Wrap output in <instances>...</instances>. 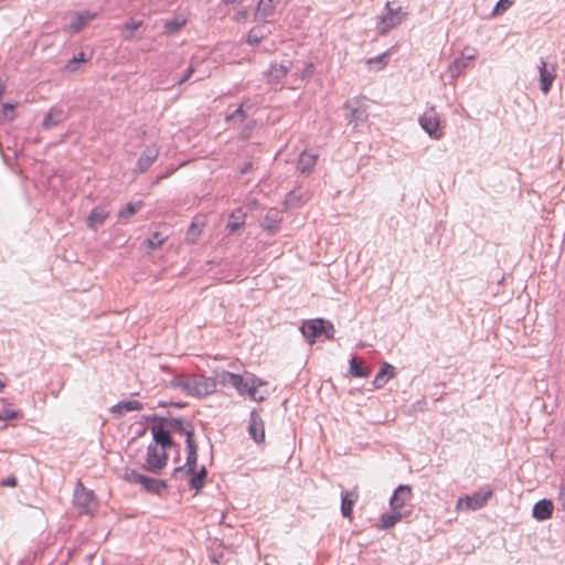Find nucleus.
<instances>
[{
    "instance_id": "47",
    "label": "nucleus",
    "mask_w": 565,
    "mask_h": 565,
    "mask_svg": "<svg viewBox=\"0 0 565 565\" xmlns=\"http://www.w3.org/2000/svg\"><path fill=\"white\" fill-rule=\"evenodd\" d=\"M254 128H255V121H249L248 124H246V126L242 129V131L239 134L241 139L246 140V139L250 138Z\"/></svg>"
},
{
    "instance_id": "51",
    "label": "nucleus",
    "mask_w": 565,
    "mask_h": 565,
    "mask_svg": "<svg viewBox=\"0 0 565 565\" xmlns=\"http://www.w3.org/2000/svg\"><path fill=\"white\" fill-rule=\"evenodd\" d=\"M2 487H15L17 486V478L13 476H10L1 481Z\"/></svg>"
},
{
    "instance_id": "29",
    "label": "nucleus",
    "mask_w": 565,
    "mask_h": 565,
    "mask_svg": "<svg viewBox=\"0 0 565 565\" xmlns=\"http://www.w3.org/2000/svg\"><path fill=\"white\" fill-rule=\"evenodd\" d=\"M476 57L475 54H462L460 57L456 58L454 63L450 65L449 70L454 77L459 76L465 68L468 66L469 62Z\"/></svg>"
},
{
    "instance_id": "6",
    "label": "nucleus",
    "mask_w": 565,
    "mask_h": 565,
    "mask_svg": "<svg viewBox=\"0 0 565 565\" xmlns=\"http://www.w3.org/2000/svg\"><path fill=\"white\" fill-rule=\"evenodd\" d=\"M150 420H160L166 424V426L169 428L170 433L177 431L185 436V440L194 439V427L191 424V422H184L181 418L175 417H162L157 414L150 415L146 417Z\"/></svg>"
},
{
    "instance_id": "3",
    "label": "nucleus",
    "mask_w": 565,
    "mask_h": 565,
    "mask_svg": "<svg viewBox=\"0 0 565 565\" xmlns=\"http://www.w3.org/2000/svg\"><path fill=\"white\" fill-rule=\"evenodd\" d=\"M385 11L386 13L381 17L376 25L380 35H385L392 29L398 26L406 17V13L402 11L401 7L394 9L391 7V2H386Z\"/></svg>"
},
{
    "instance_id": "13",
    "label": "nucleus",
    "mask_w": 565,
    "mask_h": 565,
    "mask_svg": "<svg viewBox=\"0 0 565 565\" xmlns=\"http://www.w3.org/2000/svg\"><path fill=\"white\" fill-rule=\"evenodd\" d=\"M540 72V89L543 94H548L556 78V68L554 65L547 64L543 58L539 64Z\"/></svg>"
},
{
    "instance_id": "4",
    "label": "nucleus",
    "mask_w": 565,
    "mask_h": 565,
    "mask_svg": "<svg viewBox=\"0 0 565 565\" xmlns=\"http://www.w3.org/2000/svg\"><path fill=\"white\" fill-rule=\"evenodd\" d=\"M168 462V450L156 446V444H149L147 447L145 469L152 473L161 471Z\"/></svg>"
},
{
    "instance_id": "42",
    "label": "nucleus",
    "mask_w": 565,
    "mask_h": 565,
    "mask_svg": "<svg viewBox=\"0 0 565 565\" xmlns=\"http://www.w3.org/2000/svg\"><path fill=\"white\" fill-rule=\"evenodd\" d=\"M185 23V20L180 19H173L170 21H167L164 24V29L167 33H174L178 30H180Z\"/></svg>"
},
{
    "instance_id": "7",
    "label": "nucleus",
    "mask_w": 565,
    "mask_h": 565,
    "mask_svg": "<svg viewBox=\"0 0 565 565\" xmlns=\"http://www.w3.org/2000/svg\"><path fill=\"white\" fill-rule=\"evenodd\" d=\"M186 444V460L184 466L174 468L172 476L174 478L182 479L185 476H189V473H193L196 469V462H198V446L194 439H188L185 440Z\"/></svg>"
},
{
    "instance_id": "12",
    "label": "nucleus",
    "mask_w": 565,
    "mask_h": 565,
    "mask_svg": "<svg viewBox=\"0 0 565 565\" xmlns=\"http://www.w3.org/2000/svg\"><path fill=\"white\" fill-rule=\"evenodd\" d=\"M248 435L257 444H262L265 440V424L258 414L257 409H252L248 422Z\"/></svg>"
},
{
    "instance_id": "17",
    "label": "nucleus",
    "mask_w": 565,
    "mask_h": 565,
    "mask_svg": "<svg viewBox=\"0 0 565 565\" xmlns=\"http://www.w3.org/2000/svg\"><path fill=\"white\" fill-rule=\"evenodd\" d=\"M553 510V502L548 499H542L534 504L532 515L537 521H545L552 516Z\"/></svg>"
},
{
    "instance_id": "28",
    "label": "nucleus",
    "mask_w": 565,
    "mask_h": 565,
    "mask_svg": "<svg viewBox=\"0 0 565 565\" xmlns=\"http://www.w3.org/2000/svg\"><path fill=\"white\" fill-rule=\"evenodd\" d=\"M143 404L138 401H122L111 407L114 414L124 415L132 411H141Z\"/></svg>"
},
{
    "instance_id": "57",
    "label": "nucleus",
    "mask_w": 565,
    "mask_h": 565,
    "mask_svg": "<svg viewBox=\"0 0 565 565\" xmlns=\"http://www.w3.org/2000/svg\"><path fill=\"white\" fill-rule=\"evenodd\" d=\"M186 404L185 403H171V406H175L178 408H182L184 407Z\"/></svg>"
},
{
    "instance_id": "21",
    "label": "nucleus",
    "mask_w": 565,
    "mask_h": 565,
    "mask_svg": "<svg viewBox=\"0 0 565 565\" xmlns=\"http://www.w3.org/2000/svg\"><path fill=\"white\" fill-rule=\"evenodd\" d=\"M318 160V154L312 153L310 151H302L298 159L297 169L301 173H310L316 166Z\"/></svg>"
},
{
    "instance_id": "37",
    "label": "nucleus",
    "mask_w": 565,
    "mask_h": 565,
    "mask_svg": "<svg viewBox=\"0 0 565 565\" xmlns=\"http://www.w3.org/2000/svg\"><path fill=\"white\" fill-rule=\"evenodd\" d=\"M87 61L88 58L85 56V53L79 52L77 55H75L67 62V64L65 65V70L68 72H75L78 70V65L81 63H85Z\"/></svg>"
},
{
    "instance_id": "11",
    "label": "nucleus",
    "mask_w": 565,
    "mask_h": 565,
    "mask_svg": "<svg viewBox=\"0 0 565 565\" xmlns=\"http://www.w3.org/2000/svg\"><path fill=\"white\" fill-rule=\"evenodd\" d=\"M94 501V492L84 487V484L78 481L74 489L73 502L75 507H77L81 512L89 513L93 508Z\"/></svg>"
},
{
    "instance_id": "41",
    "label": "nucleus",
    "mask_w": 565,
    "mask_h": 565,
    "mask_svg": "<svg viewBox=\"0 0 565 565\" xmlns=\"http://www.w3.org/2000/svg\"><path fill=\"white\" fill-rule=\"evenodd\" d=\"M236 374L227 371H223L220 374H217L215 381L216 385L221 384L223 386H232L233 380L230 377H235Z\"/></svg>"
},
{
    "instance_id": "38",
    "label": "nucleus",
    "mask_w": 565,
    "mask_h": 565,
    "mask_svg": "<svg viewBox=\"0 0 565 565\" xmlns=\"http://www.w3.org/2000/svg\"><path fill=\"white\" fill-rule=\"evenodd\" d=\"M164 241H166V237H163L161 235V233L154 232V233H152V235L150 237H148L145 241V244L150 249H157V248L161 247V245L164 243Z\"/></svg>"
},
{
    "instance_id": "14",
    "label": "nucleus",
    "mask_w": 565,
    "mask_h": 565,
    "mask_svg": "<svg viewBox=\"0 0 565 565\" xmlns=\"http://www.w3.org/2000/svg\"><path fill=\"white\" fill-rule=\"evenodd\" d=\"M412 499V489L409 486L401 484L394 491L390 504L394 511L404 507L406 501Z\"/></svg>"
},
{
    "instance_id": "24",
    "label": "nucleus",
    "mask_w": 565,
    "mask_h": 565,
    "mask_svg": "<svg viewBox=\"0 0 565 565\" xmlns=\"http://www.w3.org/2000/svg\"><path fill=\"white\" fill-rule=\"evenodd\" d=\"M108 211L105 207L96 206L92 210L87 217V226L92 230H96L99 225H102L108 216Z\"/></svg>"
},
{
    "instance_id": "18",
    "label": "nucleus",
    "mask_w": 565,
    "mask_h": 565,
    "mask_svg": "<svg viewBox=\"0 0 565 565\" xmlns=\"http://www.w3.org/2000/svg\"><path fill=\"white\" fill-rule=\"evenodd\" d=\"M66 119L65 111L60 107H53L50 109V111L45 115L42 126L44 129H52L56 126H58L61 122H63Z\"/></svg>"
},
{
    "instance_id": "9",
    "label": "nucleus",
    "mask_w": 565,
    "mask_h": 565,
    "mask_svg": "<svg viewBox=\"0 0 565 565\" xmlns=\"http://www.w3.org/2000/svg\"><path fill=\"white\" fill-rule=\"evenodd\" d=\"M154 422L156 423L150 428L152 433V441L150 444H156V446L166 450L172 448L175 444L171 437L169 428L163 422Z\"/></svg>"
},
{
    "instance_id": "58",
    "label": "nucleus",
    "mask_w": 565,
    "mask_h": 565,
    "mask_svg": "<svg viewBox=\"0 0 565 565\" xmlns=\"http://www.w3.org/2000/svg\"><path fill=\"white\" fill-rule=\"evenodd\" d=\"M296 196L295 191L289 192L288 194V201H291Z\"/></svg>"
},
{
    "instance_id": "1",
    "label": "nucleus",
    "mask_w": 565,
    "mask_h": 565,
    "mask_svg": "<svg viewBox=\"0 0 565 565\" xmlns=\"http://www.w3.org/2000/svg\"><path fill=\"white\" fill-rule=\"evenodd\" d=\"M301 332L309 343H315L319 340L327 341L332 339L334 327L330 321L319 318L303 322Z\"/></svg>"
},
{
    "instance_id": "60",
    "label": "nucleus",
    "mask_w": 565,
    "mask_h": 565,
    "mask_svg": "<svg viewBox=\"0 0 565 565\" xmlns=\"http://www.w3.org/2000/svg\"><path fill=\"white\" fill-rule=\"evenodd\" d=\"M246 17V12H242L238 14L237 20L244 19Z\"/></svg>"
},
{
    "instance_id": "59",
    "label": "nucleus",
    "mask_w": 565,
    "mask_h": 565,
    "mask_svg": "<svg viewBox=\"0 0 565 565\" xmlns=\"http://www.w3.org/2000/svg\"><path fill=\"white\" fill-rule=\"evenodd\" d=\"M223 2L226 4H234L237 2V0H223Z\"/></svg>"
},
{
    "instance_id": "61",
    "label": "nucleus",
    "mask_w": 565,
    "mask_h": 565,
    "mask_svg": "<svg viewBox=\"0 0 565 565\" xmlns=\"http://www.w3.org/2000/svg\"><path fill=\"white\" fill-rule=\"evenodd\" d=\"M7 108H10L11 110L13 109L12 105H4V109Z\"/></svg>"
},
{
    "instance_id": "2",
    "label": "nucleus",
    "mask_w": 565,
    "mask_h": 565,
    "mask_svg": "<svg viewBox=\"0 0 565 565\" xmlns=\"http://www.w3.org/2000/svg\"><path fill=\"white\" fill-rule=\"evenodd\" d=\"M124 479L129 483L140 484L145 491L152 494H161L168 488L164 480L145 476L135 469H126Z\"/></svg>"
},
{
    "instance_id": "5",
    "label": "nucleus",
    "mask_w": 565,
    "mask_h": 565,
    "mask_svg": "<svg viewBox=\"0 0 565 565\" xmlns=\"http://www.w3.org/2000/svg\"><path fill=\"white\" fill-rule=\"evenodd\" d=\"M190 385V396L198 398L211 395L216 391L215 379L204 375L191 374Z\"/></svg>"
},
{
    "instance_id": "10",
    "label": "nucleus",
    "mask_w": 565,
    "mask_h": 565,
    "mask_svg": "<svg viewBox=\"0 0 565 565\" xmlns=\"http://www.w3.org/2000/svg\"><path fill=\"white\" fill-rule=\"evenodd\" d=\"M420 127L434 139H440L441 134L439 132L440 128V118L436 113L435 107H431L429 110L424 113L419 117Z\"/></svg>"
},
{
    "instance_id": "44",
    "label": "nucleus",
    "mask_w": 565,
    "mask_h": 565,
    "mask_svg": "<svg viewBox=\"0 0 565 565\" xmlns=\"http://www.w3.org/2000/svg\"><path fill=\"white\" fill-rule=\"evenodd\" d=\"M142 25V21H130L126 23L125 31L127 32L125 38L131 39L134 36V32Z\"/></svg>"
},
{
    "instance_id": "48",
    "label": "nucleus",
    "mask_w": 565,
    "mask_h": 565,
    "mask_svg": "<svg viewBox=\"0 0 565 565\" xmlns=\"http://www.w3.org/2000/svg\"><path fill=\"white\" fill-rule=\"evenodd\" d=\"M194 72H195V68H194L192 65H190V66L186 68V71H185L184 75H183V76H182V77L177 82V83H178V85H182V84H184L186 81H189V79L191 78V76L193 75V73H194Z\"/></svg>"
},
{
    "instance_id": "15",
    "label": "nucleus",
    "mask_w": 565,
    "mask_h": 565,
    "mask_svg": "<svg viewBox=\"0 0 565 565\" xmlns=\"http://www.w3.org/2000/svg\"><path fill=\"white\" fill-rule=\"evenodd\" d=\"M353 102H347L344 107L350 110L347 115V118L350 124H353L354 127H358L360 124L364 122L367 119V111L364 107L358 105Z\"/></svg>"
},
{
    "instance_id": "23",
    "label": "nucleus",
    "mask_w": 565,
    "mask_h": 565,
    "mask_svg": "<svg viewBox=\"0 0 565 565\" xmlns=\"http://www.w3.org/2000/svg\"><path fill=\"white\" fill-rule=\"evenodd\" d=\"M349 374L353 377H367L371 374V367L359 360L358 355H352Z\"/></svg>"
},
{
    "instance_id": "52",
    "label": "nucleus",
    "mask_w": 565,
    "mask_h": 565,
    "mask_svg": "<svg viewBox=\"0 0 565 565\" xmlns=\"http://www.w3.org/2000/svg\"><path fill=\"white\" fill-rule=\"evenodd\" d=\"M313 71H315V66L312 63H309L307 64L306 68L303 70L302 72V77L303 78H307V77H310L312 74H313Z\"/></svg>"
},
{
    "instance_id": "50",
    "label": "nucleus",
    "mask_w": 565,
    "mask_h": 565,
    "mask_svg": "<svg viewBox=\"0 0 565 565\" xmlns=\"http://www.w3.org/2000/svg\"><path fill=\"white\" fill-rule=\"evenodd\" d=\"M247 375H248L249 384H253L255 387L258 388L259 386L265 384V382L262 379L257 377L256 375L249 374V373H247Z\"/></svg>"
},
{
    "instance_id": "19",
    "label": "nucleus",
    "mask_w": 565,
    "mask_h": 565,
    "mask_svg": "<svg viewBox=\"0 0 565 565\" xmlns=\"http://www.w3.org/2000/svg\"><path fill=\"white\" fill-rule=\"evenodd\" d=\"M394 375L395 367L390 363L384 362L372 382L373 387L382 388Z\"/></svg>"
},
{
    "instance_id": "45",
    "label": "nucleus",
    "mask_w": 565,
    "mask_h": 565,
    "mask_svg": "<svg viewBox=\"0 0 565 565\" xmlns=\"http://www.w3.org/2000/svg\"><path fill=\"white\" fill-rule=\"evenodd\" d=\"M245 395L255 402H263L265 399V396L257 394V387H255L253 384H248Z\"/></svg>"
},
{
    "instance_id": "25",
    "label": "nucleus",
    "mask_w": 565,
    "mask_h": 565,
    "mask_svg": "<svg viewBox=\"0 0 565 565\" xmlns=\"http://www.w3.org/2000/svg\"><path fill=\"white\" fill-rule=\"evenodd\" d=\"M356 500H358L356 493L349 492V491L341 492V513L344 518H351L353 505Z\"/></svg>"
},
{
    "instance_id": "22",
    "label": "nucleus",
    "mask_w": 565,
    "mask_h": 565,
    "mask_svg": "<svg viewBox=\"0 0 565 565\" xmlns=\"http://www.w3.org/2000/svg\"><path fill=\"white\" fill-rule=\"evenodd\" d=\"M281 212L278 209H269L264 217L263 227L269 233H275L281 222Z\"/></svg>"
},
{
    "instance_id": "33",
    "label": "nucleus",
    "mask_w": 565,
    "mask_h": 565,
    "mask_svg": "<svg viewBox=\"0 0 565 565\" xmlns=\"http://www.w3.org/2000/svg\"><path fill=\"white\" fill-rule=\"evenodd\" d=\"M402 513L396 511L393 513H384L381 518V527H393L402 519Z\"/></svg>"
},
{
    "instance_id": "31",
    "label": "nucleus",
    "mask_w": 565,
    "mask_h": 565,
    "mask_svg": "<svg viewBox=\"0 0 565 565\" xmlns=\"http://www.w3.org/2000/svg\"><path fill=\"white\" fill-rule=\"evenodd\" d=\"M190 379H191V374H179V375H175L170 381L169 384L171 387L180 388L181 391H183L184 393L190 395V386H191Z\"/></svg>"
},
{
    "instance_id": "26",
    "label": "nucleus",
    "mask_w": 565,
    "mask_h": 565,
    "mask_svg": "<svg viewBox=\"0 0 565 565\" xmlns=\"http://www.w3.org/2000/svg\"><path fill=\"white\" fill-rule=\"evenodd\" d=\"M246 214L242 209H237L230 215V220L226 224V230L228 234L235 233L245 224Z\"/></svg>"
},
{
    "instance_id": "49",
    "label": "nucleus",
    "mask_w": 565,
    "mask_h": 565,
    "mask_svg": "<svg viewBox=\"0 0 565 565\" xmlns=\"http://www.w3.org/2000/svg\"><path fill=\"white\" fill-rule=\"evenodd\" d=\"M557 501L562 507V510L565 511V482H563L559 487Z\"/></svg>"
},
{
    "instance_id": "20",
    "label": "nucleus",
    "mask_w": 565,
    "mask_h": 565,
    "mask_svg": "<svg viewBox=\"0 0 565 565\" xmlns=\"http://www.w3.org/2000/svg\"><path fill=\"white\" fill-rule=\"evenodd\" d=\"M275 10L276 3L274 0H259L255 12V20L267 21L270 17L274 15Z\"/></svg>"
},
{
    "instance_id": "36",
    "label": "nucleus",
    "mask_w": 565,
    "mask_h": 565,
    "mask_svg": "<svg viewBox=\"0 0 565 565\" xmlns=\"http://www.w3.org/2000/svg\"><path fill=\"white\" fill-rule=\"evenodd\" d=\"M142 206V202H136V203H128L125 207H122L119 213V218H128L132 215H135Z\"/></svg>"
},
{
    "instance_id": "46",
    "label": "nucleus",
    "mask_w": 565,
    "mask_h": 565,
    "mask_svg": "<svg viewBox=\"0 0 565 565\" xmlns=\"http://www.w3.org/2000/svg\"><path fill=\"white\" fill-rule=\"evenodd\" d=\"M264 39L263 34H258L255 29H252L247 34V43L249 45H258Z\"/></svg>"
},
{
    "instance_id": "54",
    "label": "nucleus",
    "mask_w": 565,
    "mask_h": 565,
    "mask_svg": "<svg viewBox=\"0 0 565 565\" xmlns=\"http://www.w3.org/2000/svg\"><path fill=\"white\" fill-rule=\"evenodd\" d=\"M6 92V85L0 79V98L3 96Z\"/></svg>"
},
{
    "instance_id": "32",
    "label": "nucleus",
    "mask_w": 565,
    "mask_h": 565,
    "mask_svg": "<svg viewBox=\"0 0 565 565\" xmlns=\"http://www.w3.org/2000/svg\"><path fill=\"white\" fill-rule=\"evenodd\" d=\"M244 104H241L237 109H235L232 114L226 115L225 120L228 124L232 125H239L242 124L246 118L247 114L243 108Z\"/></svg>"
},
{
    "instance_id": "56",
    "label": "nucleus",
    "mask_w": 565,
    "mask_h": 565,
    "mask_svg": "<svg viewBox=\"0 0 565 565\" xmlns=\"http://www.w3.org/2000/svg\"><path fill=\"white\" fill-rule=\"evenodd\" d=\"M7 386V381L4 379H0V392Z\"/></svg>"
},
{
    "instance_id": "55",
    "label": "nucleus",
    "mask_w": 565,
    "mask_h": 565,
    "mask_svg": "<svg viewBox=\"0 0 565 565\" xmlns=\"http://www.w3.org/2000/svg\"><path fill=\"white\" fill-rule=\"evenodd\" d=\"M171 403H172V402H163V401H160V402L158 403V406H159V407H167V406H171Z\"/></svg>"
},
{
    "instance_id": "34",
    "label": "nucleus",
    "mask_w": 565,
    "mask_h": 565,
    "mask_svg": "<svg viewBox=\"0 0 565 565\" xmlns=\"http://www.w3.org/2000/svg\"><path fill=\"white\" fill-rule=\"evenodd\" d=\"M233 380L232 387H234L239 395H245L246 388L249 384L248 375L245 376L236 374L235 377H231Z\"/></svg>"
},
{
    "instance_id": "16",
    "label": "nucleus",
    "mask_w": 565,
    "mask_h": 565,
    "mask_svg": "<svg viewBox=\"0 0 565 565\" xmlns=\"http://www.w3.org/2000/svg\"><path fill=\"white\" fill-rule=\"evenodd\" d=\"M159 156V149L156 147L147 148L137 161V171L143 173L150 169Z\"/></svg>"
},
{
    "instance_id": "39",
    "label": "nucleus",
    "mask_w": 565,
    "mask_h": 565,
    "mask_svg": "<svg viewBox=\"0 0 565 565\" xmlns=\"http://www.w3.org/2000/svg\"><path fill=\"white\" fill-rule=\"evenodd\" d=\"M92 19L90 15H84L82 13H77L74 21L71 24V29L75 32L81 31Z\"/></svg>"
},
{
    "instance_id": "40",
    "label": "nucleus",
    "mask_w": 565,
    "mask_h": 565,
    "mask_svg": "<svg viewBox=\"0 0 565 565\" xmlns=\"http://www.w3.org/2000/svg\"><path fill=\"white\" fill-rule=\"evenodd\" d=\"M514 3V0H499L493 8L491 15L497 17L509 10L512 4Z\"/></svg>"
},
{
    "instance_id": "30",
    "label": "nucleus",
    "mask_w": 565,
    "mask_h": 565,
    "mask_svg": "<svg viewBox=\"0 0 565 565\" xmlns=\"http://www.w3.org/2000/svg\"><path fill=\"white\" fill-rule=\"evenodd\" d=\"M189 476H191L189 483L190 488L199 492L204 487L205 479L207 477V470L204 466H202L199 471L194 470V472L189 473Z\"/></svg>"
},
{
    "instance_id": "35",
    "label": "nucleus",
    "mask_w": 565,
    "mask_h": 565,
    "mask_svg": "<svg viewBox=\"0 0 565 565\" xmlns=\"http://www.w3.org/2000/svg\"><path fill=\"white\" fill-rule=\"evenodd\" d=\"M388 60H390V52H384L375 57H371L366 61V64L369 66H373V65H376V70L380 71L382 68H384L387 63H388Z\"/></svg>"
},
{
    "instance_id": "43",
    "label": "nucleus",
    "mask_w": 565,
    "mask_h": 565,
    "mask_svg": "<svg viewBox=\"0 0 565 565\" xmlns=\"http://www.w3.org/2000/svg\"><path fill=\"white\" fill-rule=\"evenodd\" d=\"M19 417H22V413L20 411L4 408L0 412V420H11Z\"/></svg>"
},
{
    "instance_id": "8",
    "label": "nucleus",
    "mask_w": 565,
    "mask_h": 565,
    "mask_svg": "<svg viewBox=\"0 0 565 565\" xmlns=\"http://www.w3.org/2000/svg\"><path fill=\"white\" fill-rule=\"evenodd\" d=\"M492 494H493L492 490H488L486 492H475L470 495L459 498L457 501L456 508L458 510H466V511L479 510L487 504V502L492 497Z\"/></svg>"
},
{
    "instance_id": "27",
    "label": "nucleus",
    "mask_w": 565,
    "mask_h": 565,
    "mask_svg": "<svg viewBox=\"0 0 565 565\" xmlns=\"http://www.w3.org/2000/svg\"><path fill=\"white\" fill-rule=\"evenodd\" d=\"M290 71V66L284 64H271L270 68L267 72V81L268 83H278L281 78H284L288 72Z\"/></svg>"
},
{
    "instance_id": "53",
    "label": "nucleus",
    "mask_w": 565,
    "mask_h": 565,
    "mask_svg": "<svg viewBox=\"0 0 565 565\" xmlns=\"http://www.w3.org/2000/svg\"><path fill=\"white\" fill-rule=\"evenodd\" d=\"M252 169H253V163H252V162H246V163L241 168L239 173H241V174H246V173H248Z\"/></svg>"
}]
</instances>
